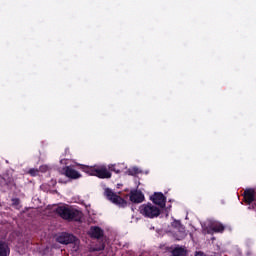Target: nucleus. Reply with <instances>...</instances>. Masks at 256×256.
Wrapping results in <instances>:
<instances>
[{"label": "nucleus", "instance_id": "nucleus-16", "mask_svg": "<svg viewBox=\"0 0 256 256\" xmlns=\"http://www.w3.org/2000/svg\"><path fill=\"white\" fill-rule=\"evenodd\" d=\"M109 169H110L111 171H113L114 173H117V174L121 173V170H120V169H117V166H116L115 164L110 165V166H109Z\"/></svg>", "mask_w": 256, "mask_h": 256}, {"label": "nucleus", "instance_id": "nucleus-15", "mask_svg": "<svg viewBox=\"0 0 256 256\" xmlns=\"http://www.w3.org/2000/svg\"><path fill=\"white\" fill-rule=\"evenodd\" d=\"M171 225L173 229H176L177 231V229H179L183 224H181V221L179 220H174Z\"/></svg>", "mask_w": 256, "mask_h": 256}, {"label": "nucleus", "instance_id": "nucleus-11", "mask_svg": "<svg viewBox=\"0 0 256 256\" xmlns=\"http://www.w3.org/2000/svg\"><path fill=\"white\" fill-rule=\"evenodd\" d=\"M91 237L94 239H101L103 237V229L99 226H94L91 228Z\"/></svg>", "mask_w": 256, "mask_h": 256}, {"label": "nucleus", "instance_id": "nucleus-18", "mask_svg": "<svg viewBox=\"0 0 256 256\" xmlns=\"http://www.w3.org/2000/svg\"><path fill=\"white\" fill-rule=\"evenodd\" d=\"M14 205H19V198H15L12 200Z\"/></svg>", "mask_w": 256, "mask_h": 256}, {"label": "nucleus", "instance_id": "nucleus-13", "mask_svg": "<svg viewBox=\"0 0 256 256\" xmlns=\"http://www.w3.org/2000/svg\"><path fill=\"white\" fill-rule=\"evenodd\" d=\"M11 253V250L9 248V245L7 243L0 241V256H9Z\"/></svg>", "mask_w": 256, "mask_h": 256}, {"label": "nucleus", "instance_id": "nucleus-12", "mask_svg": "<svg viewBox=\"0 0 256 256\" xmlns=\"http://www.w3.org/2000/svg\"><path fill=\"white\" fill-rule=\"evenodd\" d=\"M211 231H214V233H223L225 231V226L219 222H214L210 225Z\"/></svg>", "mask_w": 256, "mask_h": 256}, {"label": "nucleus", "instance_id": "nucleus-19", "mask_svg": "<svg viewBox=\"0 0 256 256\" xmlns=\"http://www.w3.org/2000/svg\"><path fill=\"white\" fill-rule=\"evenodd\" d=\"M195 256H205V254H203L202 252H198V253H196Z\"/></svg>", "mask_w": 256, "mask_h": 256}, {"label": "nucleus", "instance_id": "nucleus-1", "mask_svg": "<svg viewBox=\"0 0 256 256\" xmlns=\"http://www.w3.org/2000/svg\"><path fill=\"white\" fill-rule=\"evenodd\" d=\"M55 213L64 221H75L76 223H81V219H83V212L71 206H58L55 209Z\"/></svg>", "mask_w": 256, "mask_h": 256}, {"label": "nucleus", "instance_id": "nucleus-17", "mask_svg": "<svg viewBox=\"0 0 256 256\" xmlns=\"http://www.w3.org/2000/svg\"><path fill=\"white\" fill-rule=\"evenodd\" d=\"M38 173H39V170H37V169H30L29 170V174L32 176V177H36V175H38Z\"/></svg>", "mask_w": 256, "mask_h": 256}, {"label": "nucleus", "instance_id": "nucleus-3", "mask_svg": "<svg viewBox=\"0 0 256 256\" xmlns=\"http://www.w3.org/2000/svg\"><path fill=\"white\" fill-rule=\"evenodd\" d=\"M140 215L146 217V219H155L161 215V209L159 207L148 202L147 204H142L139 207Z\"/></svg>", "mask_w": 256, "mask_h": 256}, {"label": "nucleus", "instance_id": "nucleus-2", "mask_svg": "<svg viewBox=\"0 0 256 256\" xmlns=\"http://www.w3.org/2000/svg\"><path fill=\"white\" fill-rule=\"evenodd\" d=\"M77 166L88 175L98 177L99 179H111V172L107 170L106 166H87L83 164H77Z\"/></svg>", "mask_w": 256, "mask_h": 256}, {"label": "nucleus", "instance_id": "nucleus-20", "mask_svg": "<svg viewBox=\"0 0 256 256\" xmlns=\"http://www.w3.org/2000/svg\"><path fill=\"white\" fill-rule=\"evenodd\" d=\"M45 169H47V167H45V166H41V167H40V170H41V171H45Z\"/></svg>", "mask_w": 256, "mask_h": 256}, {"label": "nucleus", "instance_id": "nucleus-5", "mask_svg": "<svg viewBox=\"0 0 256 256\" xmlns=\"http://www.w3.org/2000/svg\"><path fill=\"white\" fill-rule=\"evenodd\" d=\"M57 243L61 245H71V243H77V237L67 232H62L57 238Z\"/></svg>", "mask_w": 256, "mask_h": 256}, {"label": "nucleus", "instance_id": "nucleus-9", "mask_svg": "<svg viewBox=\"0 0 256 256\" xmlns=\"http://www.w3.org/2000/svg\"><path fill=\"white\" fill-rule=\"evenodd\" d=\"M243 200L247 205H251L255 201V189L248 188L243 193Z\"/></svg>", "mask_w": 256, "mask_h": 256}, {"label": "nucleus", "instance_id": "nucleus-7", "mask_svg": "<svg viewBox=\"0 0 256 256\" xmlns=\"http://www.w3.org/2000/svg\"><path fill=\"white\" fill-rule=\"evenodd\" d=\"M63 175L68 177V179H80L81 177V174L71 166H66L63 168Z\"/></svg>", "mask_w": 256, "mask_h": 256}, {"label": "nucleus", "instance_id": "nucleus-6", "mask_svg": "<svg viewBox=\"0 0 256 256\" xmlns=\"http://www.w3.org/2000/svg\"><path fill=\"white\" fill-rule=\"evenodd\" d=\"M151 201L154 203V205H158L160 209H165V205L167 203V198L163 193L161 192H155L151 197Z\"/></svg>", "mask_w": 256, "mask_h": 256}, {"label": "nucleus", "instance_id": "nucleus-21", "mask_svg": "<svg viewBox=\"0 0 256 256\" xmlns=\"http://www.w3.org/2000/svg\"><path fill=\"white\" fill-rule=\"evenodd\" d=\"M135 173H137V169L135 170Z\"/></svg>", "mask_w": 256, "mask_h": 256}, {"label": "nucleus", "instance_id": "nucleus-4", "mask_svg": "<svg viewBox=\"0 0 256 256\" xmlns=\"http://www.w3.org/2000/svg\"><path fill=\"white\" fill-rule=\"evenodd\" d=\"M104 193L108 201H111V203L117 205V207H121L122 209L127 207V201L121 196L117 195V193L113 192L111 188H106Z\"/></svg>", "mask_w": 256, "mask_h": 256}, {"label": "nucleus", "instance_id": "nucleus-8", "mask_svg": "<svg viewBox=\"0 0 256 256\" xmlns=\"http://www.w3.org/2000/svg\"><path fill=\"white\" fill-rule=\"evenodd\" d=\"M129 197L132 203H143L145 201V195L141 191L132 190Z\"/></svg>", "mask_w": 256, "mask_h": 256}, {"label": "nucleus", "instance_id": "nucleus-14", "mask_svg": "<svg viewBox=\"0 0 256 256\" xmlns=\"http://www.w3.org/2000/svg\"><path fill=\"white\" fill-rule=\"evenodd\" d=\"M172 256H187V251L184 248L176 247L172 250Z\"/></svg>", "mask_w": 256, "mask_h": 256}, {"label": "nucleus", "instance_id": "nucleus-10", "mask_svg": "<svg viewBox=\"0 0 256 256\" xmlns=\"http://www.w3.org/2000/svg\"><path fill=\"white\" fill-rule=\"evenodd\" d=\"M174 237L176 241H183V239L187 237V231L185 230V226H180L179 229L176 230Z\"/></svg>", "mask_w": 256, "mask_h": 256}]
</instances>
